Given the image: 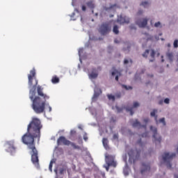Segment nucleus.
Wrapping results in <instances>:
<instances>
[{
    "instance_id": "f257e3e1",
    "label": "nucleus",
    "mask_w": 178,
    "mask_h": 178,
    "mask_svg": "<svg viewBox=\"0 0 178 178\" xmlns=\"http://www.w3.org/2000/svg\"><path fill=\"white\" fill-rule=\"evenodd\" d=\"M35 69L33 68L28 74L29 86H33L29 90V99L32 101L31 108L37 115L44 113L45 112V105L47 99H49V96L44 93V88L41 86H38V80L35 76ZM37 88V92L35 91ZM38 92V96H35ZM43 97V100L41 97Z\"/></svg>"
},
{
    "instance_id": "f03ea898",
    "label": "nucleus",
    "mask_w": 178,
    "mask_h": 178,
    "mask_svg": "<svg viewBox=\"0 0 178 178\" xmlns=\"http://www.w3.org/2000/svg\"><path fill=\"white\" fill-rule=\"evenodd\" d=\"M41 129H42L41 120L37 118H33L27 127L26 133L22 138V143L28 146L29 149H31V161L36 168H40V160L38 159V151L35 148L34 139L38 138V141H40Z\"/></svg>"
},
{
    "instance_id": "7ed1b4c3",
    "label": "nucleus",
    "mask_w": 178,
    "mask_h": 178,
    "mask_svg": "<svg viewBox=\"0 0 178 178\" xmlns=\"http://www.w3.org/2000/svg\"><path fill=\"white\" fill-rule=\"evenodd\" d=\"M112 30V21H108L102 23L98 29V31L102 35L109 34Z\"/></svg>"
},
{
    "instance_id": "20e7f679",
    "label": "nucleus",
    "mask_w": 178,
    "mask_h": 178,
    "mask_svg": "<svg viewBox=\"0 0 178 178\" xmlns=\"http://www.w3.org/2000/svg\"><path fill=\"white\" fill-rule=\"evenodd\" d=\"M57 145H71L73 147L74 149H81L80 146L76 145L74 143H72L70 140L66 139L65 136H60L57 139Z\"/></svg>"
},
{
    "instance_id": "39448f33",
    "label": "nucleus",
    "mask_w": 178,
    "mask_h": 178,
    "mask_svg": "<svg viewBox=\"0 0 178 178\" xmlns=\"http://www.w3.org/2000/svg\"><path fill=\"white\" fill-rule=\"evenodd\" d=\"M176 156V153H172L171 154L169 152H165L162 155L163 161L165 163L168 169H172V161L173 158Z\"/></svg>"
},
{
    "instance_id": "423d86ee",
    "label": "nucleus",
    "mask_w": 178,
    "mask_h": 178,
    "mask_svg": "<svg viewBox=\"0 0 178 178\" xmlns=\"http://www.w3.org/2000/svg\"><path fill=\"white\" fill-rule=\"evenodd\" d=\"M6 151L10 154V155H15L16 154V147H15V141L9 140L5 143Z\"/></svg>"
},
{
    "instance_id": "0eeeda50",
    "label": "nucleus",
    "mask_w": 178,
    "mask_h": 178,
    "mask_svg": "<svg viewBox=\"0 0 178 178\" xmlns=\"http://www.w3.org/2000/svg\"><path fill=\"white\" fill-rule=\"evenodd\" d=\"M128 155L129 156V162H131L134 163L140 158V152L137 149H130L128 152Z\"/></svg>"
},
{
    "instance_id": "6e6552de",
    "label": "nucleus",
    "mask_w": 178,
    "mask_h": 178,
    "mask_svg": "<svg viewBox=\"0 0 178 178\" xmlns=\"http://www.w3.org/2000/svg\"><path fill=\"white\" fill-rule=\"evenodd\" d=\"M149 52H150V56L152 58V59L149 60V62H154V60H155V55H156V56H159V55H161V54L158 51H156L154 49H151V50L147 49L142 54L143 58H147L148 55H149Z\"/></svg>"
},
{
    "instance_id": "1a4fd4ad",
    "label": "nucleus",
    "mask_w": 178,
    "mask_h": 178,
    "mask_svg": "<svg viewBox=\"0 0 178 178\" xmlns=\"http://www.w3.org/2000/svg\"><path fill=\"white\" fill-rule=\"evenodd\" d=\"M116 22L118 24H130V17L121 13L120 15H118Z\"/></svg>"
},
{
    "instance_id": "9d476101",
    "label": "nucleus",
    "mask_w": 178,
    "mask_h": 178,
    "mask_svg": "<svg viewBox=\"0 0 178 178\" xmlns=\"http://www.w3.org/2000/svg\"><path fill=\"white\" fill-rule=\"evenodd\" d=\"M150 130L153 131V138H154V141L156 144H161V141H162V138L158 134V129L156 127L151 126Z\"/></svg>"
},
{
    "instance_id": "9b49d317",
    "label": "nucleus",
    "mask_w": 178,
    "mask_h": 178,
    "mask_svg": "<svg viewBox=\"0 0 178 178\" xmlns=\"http://www.w3.org/2000/svg\"><path fill=\"white\" fill-rule=\"evenodd\" d=\"M138 106H140V103L137 102H134L132 106H127L125 109L127 112L130 113L131 116H133V115H134V111H136V109H137Z\"/></svg>"
},
{
    "instance_id": "f8f14e48",
    "label": "nucleus",
    "mask_w": 178,
    "mask_h": 178,
    "mask_svg": "<svg viewBox=\"0 0 178 178\" xmlns=\"http://www.w3.org/2000/svg\"><path fill=\"white\" fill-rule=\"evenodd\" d=\"M101 67H98L97 69L92 68L90 73H89L88 76L90 80H94L98 77V70L101 71Z\"/></svg>"
},
{
    "instance_id": "ddd939ff",
    "label": "nucleus",
    "mask_w": 178,
    "mask_h": 178,
    "mask_svg": "<svg viewBox=\"0 0 178 178\" xmlns=\"http://www.w3.org/2000/svg\"><path fill=\"white\" fill-rule=\"evenodd\" d=\"M105 161L107 165H105V168L107 171L109 170V166H112V156L109 154H105Z\"/></svg>"
},
{
    "instance_id": "4468645a",
    "label": "nucleus",
    "mask_w": 178,
    "mask_h": 178,
    "mask_svg": "<svg viewBox=\"0 0 178 178\" xmlns=\"http://www.w3.org/2000/svg\"><path fill=\"white\" fill-rule=\"evenodd\" d=\"M136 24L139 27H146L147 24H148V19L147 18L143 19V22H141V19H137L136 21Z\"/></svg>"
},
{
    "instance_id": "2eb2a0df",
    "label": "nucleus",
    "mask_w": 178,
    "mask_h": 178,
    "mask_svg": "<svg viewBox=\"0 0 178 178\" xmlns=\"http://www.w3.org/2000/svg\"><path fill=\"white\" fill-rule=\"evenodd\" d=\"M150 170H151V167L149 166V163L146 164L145 163H143L142 164V169L140 170V173L142 175H144L145 172H149Z\"/></svg>"
},
{
    "instance_id": "dca6fc26",
    "label": "nucleus",
    "mask_w": 178,
    "mask_h": 178,
    "mask_svg": "<svg viewBox=\"0 0 178 178\" xmlns=\"http://www.w3.org/2000/svg\"><path fill=\"white\" fill-rule=\"evenodd\" d=\"M122 76V73L118 70H114L112 72V76L115 77L116 81H119V77Z\"/></svg>"
},
{
    "instance_id": "f3484780",
    "label": "nucleus",
    "mask_w": 178,
    "mask_h": 178,
    "mask_svg": "<svg viewBox=\"0 0 178 178\" xmlns=\"http://www.w3.org/2000/svg\"><path fill=\"white\" fill-rule=\"evenodd\" d=\"M102 143H103V145H104L105 149H106V151L111 149V147H109V145H108L109 140H108V138H103Z\"/></svg>"
},
{
    "instance_id": "a211bd4d",
    "label": "nucleus",
    "mask_w": 178,
    "mask_h": 178,
    "mask_svg": "<svg viewBox=\"0 0 178 178\" xmlns=\"http://www.w3.org/2000/svg\"><path fill=\"white\" fill-rule=\"evenodd\" d=\"M132 126L133 127H139V128L143 127V129H145V130L147 129V125H142L141 123L138 122L137 120H136L135 122L132 124Z\"/></svg>"
},
{
    "instance_id": "6ab92c4d",
    "label": "nucleus",
    "mask_w": 178,
    "mask_h": 178,
    "mask_svg": "<svg viewBox=\"0 0 178 178\" xmlns=\"http://www.w3.org/2000/svg\"><path fill=\"white\" fill-rule=\"evenodd\" d=\"M101 94H102V90H101L100 88H95L94 98H98V97H99Z\"/></svg>"
},
{
    "instance_id": "aec40b11",
    "label": "nucleus",
    "mask_w": 178,
    "mask_h": 178,
    "mask_svg": "<svg viewBox=\"0 0 178 178\" xmlns=\"http://www.w3.org/2000/svg\"><path fill=\"white\" fill-rule=\"evenodd\" d=\"M86 6L90 9H95V3H94L93 0H91V1H89L86 2Z\"/></svg>"
},
{
    "instance_id": "412c9836",
    "label": "nucleus",
    "mask_w": 178,
    "mask_h": 178,
    "mask_svg": "<svg viewBox=\"0 0 178 178\" xmlns=\"http://www.w3.org/2000/svg\"><path fill=\"white\" fill-rule=\"evenodd\" d=\"M120 98H122V93L120 92H118L112 96V101H115V99H119Z\"/></svg>"
},
{
    "instance_id": "4be33fe9",
    "label": "nucleus",
    "mask_w": 178,
    "mask_h": 178,
    "mask_svg": "<svg viewBox=\"0 0 178 178\" xmlns=\"http://www.w3.org/2000/svg\"><path fill=\"white\" fill-rule=\"evenodd\" d=\"M156 112H158V110L154 109L153 111L150 113V116L154 117L156 122H158V115H155Z\"/></svg>"
},
{
    "instance_id": "5701e85b",
    "label": "nucleus",
    "mask_w": 178,
    "mask_h": 178,
    "mask_svg": "<svg viewBox=\"0 0 178 178\" xmlns=\"http://www.w3.org/2000/svg\"><path fill=\"white\" fill-rule=\"evenodd\" d=\"M51 83H53V84H57V83H59V77L57 76H53L51 79Z\"/></svg>"
},
{
    "instance_id": "b1692460",
    "label": "nucleus",
    "mask_w": 178,
    "mask_h": 178,
    "mask_svg": "<svg viewBox=\"0 0 178 178\" xmlns=\"http://www.w3.org/2000/svg\"><path fill=\"white\" fill-rule=\"evenodd\" d=\"M113 33H114V34H116L117 35H118V34H119V26L118 25L113 26Z\"/></svg>"
},
{
    "instance_id": "393cba45",
    "label": "nucleus",
    "mask_w": 178,
    "mask_h": 178,
    "mask_svg": "<svg viewBox=\"0 0 178 178\" xmlns=\"http://www.w3.org/2000/svg\"><path fill=\"white\" fill-rule=\"evenodd\" d=\"M166 56L169 59L170 62H173V53H167Z\"/></svg>"
},
{
    "instance_id": "a878e982",
    "label": "nucleus",
    "mask_w": 178,
    "mask_h": 178,
    "mask_svg": "<svg viewBox=\"0 0 178 178\" xmlns=\"http://www.w3.org/2000/svg\"><path fill=\"white\" fill-rule=\"evenodd\" d=\"M115 9H120V4L115 3L112 5V10H115Z\"/></svg>"
},
{
    "instance_id": "bb28decb",
    "label": "nucleus",
    "mask_w": 178,
    "mask_h": 178,
    "mask_svg": "<svg viewBox=\"0 0 178 178\" xmlns=\"http://www.w3.org/2000/svg\"><path fill=\"white\" fill-rule=\"evenodd\" d=\"M129 63H130L131 65H133V60H131V58H129V60L127 58H124V65H128Z\"/></svg>"
},
{
    "instance_id": "cd10ccee",
    "label": "nucleus",
    "mask_w": 178,
    "mask_h": 178,
    "mask_svg": "<svg viewBox=\"0 0 178 178\" xmlns=\"http://www.w3.org/2000/svg\"><path fill=\"white\" fill-rule=\"evenodd\" d=\"M146 35H147V41H154V36L149 35V33H146Z\"/></svg>"
},
{
    "instance_id": "c85d7f7f",
    "label": "nucleus",
    "mask_w": 178,
    "mask_h": 178,
    "mask_svg": "<svg viewBox=\"0 0 178 178\" xmlns=\"http://www.w3.org/2000/svg\"><path fill=\"white\" fill-rule=\"evenodd\" d=\"M140 6L147 8L148 6V1H142L140 4Z\"/></svg>"
},
{
    "instance_id": "c756f323",
    "label": "nucleus",
    "mask_w": 178,
    "mask_h": 178,
    "mask_svg": "<svg viewBox=\"0 0 178 178\" xmlns=\"http://www.w3.org/2000/svg\"><path fill=\"white\" fill-rule=\"evenodd\" d=\"M129 29L130 30H137V26H136V24H131L129 25Z\"/></svg>"
},
{
    "instance_id": "7c9ffc66",
    "label": "nucleus",
    "mask_w": 178,
    "mask_h": 178,
    "mask_svg": "<svg viewBox=\"0 0 178 178\" xmlns=\"http://www.w3.org/2000/svg\"><path fill=\"white\" fill-rule=\"evenodd\" d=\"M122 88H124L125 90H133V87L131 86H127L126 85H122Z\"/></svg>"
},
{
    "instance_id": "2f4dec72",
    "label": "nucleus",
    "mask_w": 178,
    "mask_h": 178,
    "mask_svg": "<svg viewBox=\"0 0 178 178\" xmlns=\"http://www.w3.org/2000/svg\"><path fill=\"white\" fill-rule=\"evenodd\" d=\"M154 27H160V29H162V25L161 24V22H157L154 24Z\"/></svg>"
},
{
    "instance_id": "473e14b6",
    "label": "nucleus",
    "mask_w": 178,
    "mask_h": 178,
    "mask_svg": "<svg viewBox=\"0 0 178 178\" xmlns=\"http://www.w3.org/2000/svg\"><path fill=\"white\" fill-rule=\"evenodd\" d=\"M159 122L163 123V126H166V122H165V118L160 119Z\"/></svg>"
},
{
    "instance_id": "72a5a7b5",
    "label": "nucleus",
    "mask_w": 178,
    "mask_h": 178,
    "mask_svg": "<svg viewBox=\"0 0 178 178\" xmlns=\"http://www.w3.org/2000/svg\"><path fill=\"white\" fill-rule=\"evenodd\" d=\"M112 166H113V168H116V166H118V163L116 161H115V160L113 159L112 160Z\"/></svg>"
},
{
    "instance_id": "f704fd0d",
    "label": "nucleus",
    "mask_w": 178,
    "mask_h": 178,
    "mask_svg": "<svg viewBox=\"0 0 178 178\" xmlns=\"http://www.w3.org/2000/svg\"><path fill=\"white\" fill-rule=\"evenodd\" d=\"M54 162L51 161L49 165V169L50 170V172H52V165H53Z\"/></svg>"
},
{
    "instance_id": "c9c22d12",
    "label": "nucleus",
    "mask_w": 178,
    "mask_h": 178,
    "mask_svg": "<svg viewBox=\"0 0 178 178\" xmlns=\"http://www.w3.org/2000/svg\"><path fill=\"white\" fill-rule=\"evenodd\" d=\"M83 140L85 141H87V140H88V137L87 136V133H85L83 135Z\"/></svg>"
},
{
    "instance_id": "e433bc0d",
    "label": "nucleus",
    "mask_w": 178,
    "mask_h": 178,
    "mask_svg": "<svg viewBox=\"0 0 178 178\" xmlns=\"http://www.w3.org/2000/svg\"><path fill=\"white\" fill-rule=\"evenodd\" d=\"M114 42H115V44H122V42H120V40H119L118 39H115Z\"/></svg>"
},
{
    "instance_id": "4c0bfd02",
    "label": "nucleus",
    "mask_w": 178,
    "mask_h": 178,
    "mask_svg": "<svg viewBox=\"0 0 178 178\" xmlns=\"http://www.w3.org/2000/svg\"><path fill=\"white\" fill-rule=\"evenodd\" d=\"M59 172L60 175H63V173H65V170L63 168H60Z\"/></svg>"
},
{
    "instance_id": "58836bf2",
    "label": "nucleus",
    "mask_w": 178,
    "mask_h": 178,
    "mask_svg": "<svg viewBox=\"0 0 178 178\" xmlns=\"http://www.w3.org/2000/svg\"><path fill=\"white\" fill-rule=\"evenodd\" d=\"M170 99H169V98H165V99H164V103L165 104H169V102H170Z\"/></svg>"
},
{
    "instance_id": "ea45409f",
    "label": "nucleus",
    "mask_w": 178,
    "mask_h": 178,
    "mask_svg": "<svg viewBox=\"0 0 178 178\" xmlns=\"http://www.w3.org/2000/svg\"><path fill=\"white\" fill-rule=\"evenodd\" d=\"M137 144L140 145V147H143V143L141 142V139H140L138 142Z\"/></svg>"
},
{
    "instance_id": "a19ab883",
    "label": "nucleus",
    "mask_w": 178,
    "mask_h": 178,
    "mask_svg": "<svg viewBox=\"0 0 178 178\" xmlns=\"http://www.w3.org/2000/svg\"><path fill=\"white\" fill-rule=\"evenodd\" d=\"M83 48L79 49V56H81V54L83 53Z\"/></svg>"
},
{
    "instance_id": "79ce46f5",
    "label": "nucleus",
    "mask_w": 178,
    "mask_h": 178,
    "mask_svg": "<svg viewBox=\"0 0 178 178\" xmlns=\"http://www.w3.org/2000/svg\"><path fill=\"white\" fill-rule=\"evenodd\" d=\"M82 10L83 12H86V10H87V8L86 7V6L84 5L82 6Z\"/></svg>"
},
{
    "instance_id": "37998d69",
    "label": "nucleus",
    "mask_w": 178,
    "mask_h": 178,
    "mask_svg": "<svg viewBox=\"0 0 178 178\" xmlns=\"http://www.w3.org/2000/svg\"><path fill=\"white\" fill-rule=\"evenodd\" d=\"M173 45H178V40L176 39L174 42H173Z\"/></svg>"
},
{
    "instance_id": "c03bdc74",
    "label": "nucleus",
    "mask_w": 178,
    "mask_h": 178,
    "mask_svg": "<svg viewBox=\"0 0 178 178\" xmlns=\"http://www.w3.org/2000/svg\"><path fill=\"white\" fill-rule=\"evenodd\" d=\"M142 13H143V10H139L137 13V15L140 16Z\"/></svg>"
},
{
    "instance_id": "a18cd8bd",
    "label": "nucleus",
    "mask_w": 178,
    "mask_h": 178,
    "mask_svg": "<svg viewBox=\"0 0 178 178\" xmlns=\"http://www.w3.org/2000/svg\"><path fill=\"white\" fill-rule=\"evenodd\" d=\"M154 38H155V40H156V41H159V36L158 35H154Z\"/></svg>"
},
{
    "instance_id": "49530a36",
    "label": "nucleus",
    "mask_w": 178,
    "mask_h": 178,
    "mask_svg": "<svg viewBox=\"0 0 178 178\" xmlns=\"http://www.w3.org/2000/svg\"><path fill=\"white\" fill-rule=\"evenodd\" d=\"M107 97L108 99H112V94L108 95Z\"/></svg>"
},
{
    "instance_id": "de8ad7c7",
    "label": "nucleus",
    "mask_w": 178,
    "mask_h": 178,
    "mask_svg": "<svg viewBox=\"0 0 178 178\" xmlns=\"http://www.w3.org/2000/svg\"><path fill=\"white\" fill-rule=\"evenodd\" d=\"M145 123H148L149 122V119L146 118L144 120Z\"/></svg>"
},
{
    "instance_id": "09e8293b",
    "label": "nucleus",
    "mask_w": 178,
    "mask_h": 178,
    "mask_svg": "<svg viewBox=\"0 0 178 178\" xmlns=\"http://www.w3.org/2000/svg\"><path fill=\"white\" fill-rule=\"evenodd\" d=\"M117 109H118V112H122V111H123L122 108H119L118 106H116Z\"/></svg>"
},
{
    "instance_id": "8fccbe9b",
    "label": "nucleus",
    "mask_w": 178,
    "mask_h": 178,
    "mask_svg": "<svg viewBox=\"0 0 178 178\" xmlns=\"http://www.w3.org/2000/svg\"><path fill=\"white\" fill-rule=\"evenodd\" d=\"M52 111V108L51 107V106H49V112H51Z\"/></svg>"
},
{
    "instance_id": "3c124183",
    "label": "nucleus",
    "mask_w": 178,
    "mask_h": 178,
    "mask_svg": "<svg viewBox=\"0 0 178 178\" xmlns=\"http://www.w3.org/2000/svg\"><path fill=\"white\" fill-rule=\"evenodd\" d=\"M113 138H114V139L118 138V135H113Z\"/></svg>"
},
{
    "instance_id": "603ef678",
    "label": "nucleus",
    "mask_w": 178,
    "mask_h": 178,
    "mask_svg": "<svg viewBox=\"0 0 178 178\" xmlns=\"http://www.w3.org/2000/svg\"><path fill=\"white\" fill-rule=\"evenodd\" d=\"M163 102L160 101V102H159V105H162Z\"/></svg>"
},
{
    "instance_id": "864d4df0",
    "label": "nucleus",
    "mask_w": 178,
    "mask_h": 178,
    "mask_svg": "<svg viewBox=\"0 0 178 178\" xmlns=\"http://www.w3.org/2000/svg\"><path fill=\"white\" fill-rule=\"evenodd\" d=\"M148 76V77H154V75H147Z\"/></svg>"
},
{
    "instance_id": "5fc2aeb1",
    "label": "nucleus",
    "mask_w": 178,
    "mask_h": 178,
    "mask_svg": "<svg viewBox=\"0 0 178 178\" xmlns=\"http://www.w3.org/2000/svg\"><path fill=\"white\" fill-rule=\"evenodd\" d=\"M178 45H174V48H177Z\"/></svg>"
},
{
    "instance_id": "6e6d98bb",
    "label": "nucleus",
    "mask_w": 178,
    "mask_h": 178,
    "mask_svg": "<svg viewBox=\"0 0 178 178\" xmlns=\"http://www.w3.org/2000/svg\"><path fill=\"white\" fill-rule=\"evenodd\" d=\"M175 178H178V176L177 175H175Z\"/></svg>"
},
{
    "instance_id": "4d7b16f0",
    "label": "nucleus",
    "mask_w": 178,
    "mask_h": 178,
    "mask_svg": "<svg viewBox=\"0 0 178 178\" xmlns=\"http://www.w3.org/2000/svg\"><path fill=\"white\" fill-rule=\"evenodd\" d=\"M149 84V82L146 83V86H148Z\"/></svg>"
},
{
    "instance_id": "13d9d810",
    "label": "nucleus",
    "mask_w": 178,
    "mask_h": 178,
    "mask_svg": "<svg viewBox=\"0 0 178 178\" xmlns=\"http://www.w3.org/2000/svg\"><path fill=\"white\" fill-rule=\"evenodd\" d=\"M161 62H165V60L162 59V60H161Z\"/></svg>"
},
{
    "instance_id": "bf43d9fd",
    "label": "nucleus",
    "mask_w": 178,
    "mask_h": 178,
    "mask_svg": "<svg viewBox=\"0 0 178 178\" xmlns=\"http://www.w3.org/2000/svg\"><path fill=\"white\" fill-rule=\"evenodd\" d=\"M159 35H160V36L162 35V33H159Z\"/></svg>"
},
{
    "instance_id": "052dcab7",
    "label": "nucleus",
    "mask_w": 178,
    "mask_h": 178,
    "mask_svg": "<svg viewBox=\"0 0 178 178\" xmlns=\"http://www.w3.org/2000/svg\"><path fill=\"white\" fill-rule=\"evenodd\" d=\"M164 40H165V39H163V38H161V40H162V41H163Z\"/></svg>"
},
{
    "instance_id": "680f3d73",
    "label": "nucleus",
    "mask_w": 178,
    "mask_h": 178,
    "mask_svg": "<svg viewBox=\"0 0 178 178\" xmlns=\"http://www.w3.org/2000/svg\"><path fill=\"white\" fill-rule=\"evenodd\" d=\"M111 8H112V6H110V9H111Z\"/></svg>"
},
{
    "instance_id": "e2e57ef3",
    "label": "nucleus",
    "mask_w": 178,
    "mask_h": 178,
    "mask_svg": "<svg viewBox=\"0 0 178 178\" xmlns=\"http://www.w3.org/2000/svg\"><path fill=\"white\" fill-rule=\"evenodd\" d=\"M106 10H109V8H106Z\"/></svg>"
},
{
    "instance_id": "0e129e2a",
    "label": "nucleus",
    "mask_w": 178,
    "mask_h": 178,
    "mask_svg": "<svg viewBox=\"0 0 178 178\" xmlns=\"http://www.w3.org/2000/svg\"><path fill=\"white\" fill-rule=\"evenodd\" d=\"M127 48H130V46H128Z\"/></svg>"
},
{
    "instance_id": "69168bd1",
    "label": "nucleus",
    "mask_w": 178,
    "mask_h": 178,
    "mask_svg": "<svg viewBox=\"0 0 178 178\" xmlns=\"http://www.w3.org/2000/svg\"><path fill=\"white\" fill-rule=\"evenodd\" d=\"M161 58H163V56H161Z\"/></svg>"
},
{
    "instance_id": "338daca9",
    "label": "nucleus",
    "mask_w": 178,
    "mask_h": 178,
    "mask_svg": "<svg viewBox=\"0 0 178 178\" xmlns=\"http://www.w3.org/2000/svg\"><path fill=\"white\" fill-rule=\"evenodd\" d=\"M168 45H170V43H168Z\"/></svg>"
},
{
    "instance_id": "774afa93",
    "label": "nucleus",
    "mask_w": 178,
    "mask_h": 178,
    "mask_svg": "<svg viewBox=\"0 0 178 178\" xmlns=\"http://www.w3.org/2000/svg\"><path fill=\"white\" fill-rule=\"evenodd\" d=\"M112 17H113V15H112Z\"/></svg>"
}]
</instances>
